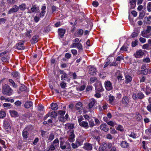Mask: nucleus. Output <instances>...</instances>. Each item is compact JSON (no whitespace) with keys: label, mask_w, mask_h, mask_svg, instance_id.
<instances>
[{"label":"nucleus","mask_w":151,"mask_h":151,"mask_svg":"<svg viewBox=\"0 0 151 151\" xmlns=\"http://www.w3.org/2000/svg\"><path fill=\"white\" fill-rule=\"evenodd\" d=\"M54 138V136L53 133H51L50 134L48 141L50 142Z\"/></svg>","instance_id":"4c0bfd02"},{"label":"nucleus","mask_w":151,"mask_h":151,"mask_svg":"<svg viewBox=\"0 0 151 151\" xmlns=\"http://www.w3.org/2000/svg\"><path fill=\"white\" fill-rule=\"evenodd\" d=\"M83 117L82 116H79L78 117V120L79 124H80V123H81L83 121Z\"/></svg>","instance_id":"58836bf2"},{"label":"nucleus","mask_w":151,"mask_h":151,"mask_svg":"<svg viewBox=\"0 0 151 151\" xmlns=\"http://www.w3.org/2000/svg\"><path fill=\"white\" fill-rule=\"evenodd\" d=\"M147 9L149 12L151 11V2H149L148 4Z\"/></svg>","instance_id":"4d7b16f0"},{"label":"nucleus","mask_w":151,"mask_h":151,"mask_svg":"<svg viewBox=\"0 0 151 151\" xmlns=\"http://www.w3.org/2000/svg\"><path fill=\"white\" fill-rule=\"evenodd\" d=\"M146 132L150 136H151V127L146 130Z\"/></svg>","instance_id":"bf43d9fd"},{"label":"nucleus","mask_w":151,"mask_h":151,"mask_svg":"<svg viewBox=\"0 0 151 151\" xmlns=\"http://www.w3.org/2000/svg\"><path fill=\"white\" fill-rule=\"evenodd\" d=\"M128 135L129 137H132L133 138H136L137 136V134L133 132H132L130 134H128Z\"/></svg>","instance_id":"338daca9"},{"label":"nucleus","mask_w":151,"mask_h":151,"mask_svg":"<svg viewBox=\"0 0 151 151\" xmlns=\"http://www.w3.org/2000/svg\"><path fill=\"white\" fill-rule=\"evenodd\" d=\"M129 144L126 141H122L121 143V146L123 148H128L129 147Z\"/></svg>","instance_id":"6ab92c4d"},{"label":"nucleus","mask_w":151,"mask_h":151,"mask_svg":"<svg viewBox=\"0 0 151 151\" xmlns=\"http://www.w3.org/2000/svg\"><path fill=\"white\" fill-rule=\"evenodd\" d=\"M95 89L96 91L99 92H102L104 91V89L101 84H99L96 86Z\"/></svg>","instance_id":"393cba45"},{"label":"nucleus","mask_w":151,"mask_h":151,"mask_svg":"<svg viewBox=\"0 0 151 151\" xmlns=\"http://www.w3.org/2000/svg\"><path fill=\"white\" fill-rule=\"evenodd\" d=\"M79 125L85 129H87L89 127V125L88 122L86 121H83L79 124Z\"/></svg>","instance_id":"a211bd4d"},{"label":"nucleus","mask_w":151,"mask_h":151,"mask_svg":"<svg viewBox=\"0 0 151 151\" xmlns=\"http://www.w3.org/2000/svg\"><path fill=\"white\" fill-rule=\"evenodd\" d=\"M58 8L55 6H52L51 7V10L52 11V13L55 12L58 10Z\"/></svg>","instance_id":"c03bdc74"},{"label":"nucleus","mask_w":151,"mask_h":151,"mask_svg":"<svg viewBox=\"0 0 151 151\" xmlns=\"http://www.w3.org/2000/svg\"><path fill=\"white\" fill-rule=\"evenodd\" d=\"M92 144L88 143H86L84 144L83 147V148L87 150H91L92 149Z\"/></svg>","instance_id":"ddd939ff"},{"label":"nucleus","mask_w":151,"mask_h":151,"mask_svg":"<svg viewBox=\"0 0 151 151\" xmlns=\"http://www.w3.org/2000/svg\"><path fill=\"white\" fill-rule=\"evenodd\" d=\"M17 48L19 50H23L24 48V46L23 43L19 42L16 45Z\"/></svg>","instance_id":"5701e85b"},{"label":"nucleus","mask_w":151,"mask_h":151,"mask_svg":"<svg viewBox=\"0 0 151 151\" xmlns=\"http://www.w3.org/2000/svg\"><path fill=\"white\" fill-rule=\"evenodd\" d=\"M58 120L62 122H65L66 121L65 118H64V116H60L58 118Z\"/></svg>","instance_id":"e433bc0d"},{"label":"nucleus","mask_w":151,"mask_h":151,"mask_svg":"<svg viewBox=\"0 0 151 151\" xmlns=\"http://www.w3.org/2000/svg\"><path fill=\"white\" fill-rule=\"evenodd\" d=\"M144 54V51L142 50H137L134 54V56L136 58H139L142 57Z\"/></svg>","instance_id":"0eeeda50"},{"label":"nucleus","mask_w":151,"mask_h":151,"mask_svg":"<svg viewBox=\"0 0 151 151\" xmlns=\"http://www.w3.org/2000/svg\"><path fill=\"white\" fill-rule=\"evenodd\" d=\"M142 48L144 49H151L150 47L149 46L148 44H146L143 45Z\"/></svg>","instance_id":"3c124183"},{"label":"nucleus","mask_w":151,"mask_h":151,"mask_svg":"<svg viewBox=\"0 0 151 151\" xmlns=\"http://www.w3.org/2000/svg\"><path fill=\"white\" fill-rule=\"evenodd\" d=\"M116 75H118L117 78L118 80H120V81L121 80H124L123 79H122L123 78V77L122 76V75L120 71H117L116 72Z\"/></svg>","instance_id":"c756f323"},{"label":"nucleus","mask_w":151,"mask_h":151,"mask_svg":"<svg viewBox=\"0 0 151 151\" xmlns=\"http://www.w3.org/2000/svg\"><path fill=\"white\" fill-rule=\"evenodd\" d=\"M58 32L59 36L61 37H62L65 33V30L62 29H58Z\"/></svg>","instance_id":"b1692460"},{"label":"nucleus","mask_w":151,"mask_h":151,"mask_svg":"<svg viewBox=\"0 0 151 151\" xmlns=\"http://www.w3.org/2000/svg\"><path fill=\"white\" fill-rule=\"evenodd\" d=\"M144 97V95L141 92H139L137 93H134L132 96V98L134 100H137L138 99H142Z\"/></svg>","instance_id":"20e7f679"},{"label":"nucleus","mask_w":151,"mask_h":151,"mask_svg":"<svg viewBox=\"0 0 151 151\" xmlns=\"http://www.w3.org/2000/svg\"><path fill=\"white\" fill-rule=\"evenodd\" d=\"M60 147L63 150L66 149L65 143L64 145L63 143L61 141L60 142Z\"/></svg>","instance_id":"49530a36"},{"label":"nucleus","mask_w":151,"mask_h":151,"mask_svg":"<svg viewBox=\"0 0 151 151\" xmlns=\"http://www.w3.org/2000/svg\"><path fill=\"white\" fill-rule=\"evenodd\" d=\"M99 132L96 129H95L91 132V136L99 141L100 139V138L99 136Z\"/></svg>","instance_id":"39448f33"},{"label":"nucleus","mask_w":151,"mask_h":151,"mask_svg":"<svg viewBox=\"0 0 151 151\" xmlns=\"http://www.w3.org/2000/svg\"><path fill=\"white\" fill-rule=\"evenodd\" d=\"M116 129L120 131H122L124 129L122 125H119L116 127Z\"/></svg>","instance_id":"13d9d810"},{"label":"nucleus","mask_w":151,"mask_h":151,"mask_svg":"<svg viewBox=\"0 0 151 151\" xmlns=\"http://www.w3.org/2000/svg\"><path fill=\"white\" fill-rule=\"evenodd\" d=\"M99 151H104L106 150V149L104 148V147L103 146V145L100 146L99 147Z\"/></svg>","instance_id":"774afa93"},{"label":"nucleus","mask_w":151,"mask_h":151,"mask_svg":"<svg viewBox=\"0 0 151 151\" xmlns=\"http://www.w3.org/2000/svg\"><path fill=\"white\" fill-rule=\"evenodd\" d=\"M64 82L65 81H62L60 83V87L62 88H64L66 87V83Z\"/></svg>","instance_id":"8fccbe9b"},{"label":"nucleus","mask_w":151,"mask_h":151,"mask_svg":"<svg viewBox=\"0 0 151 151\" xmlns=\"http://www.w3.org/2000/svg\"><path fill=\"white\" fill-rule=\"evenodd\" d=\"M68 78V75L67 74L64 75H62L61 76V79L62 81H65L66 80V79H67Z\"/></svg>","instance_id":"f704fd0d"},{"label":"nucleus","mask_w":151,"mask_h":151,"mask_svg":"<svg viewBox=\"0 0 151 151\" xmlns=\"http://www.w3.org/2000/svg\"><path fill=\"white\" fill-rule=\"evenodd\" d=\"M150 70H149L147 69H145L142 70V73L145 75H146L149 72V70L150 71Z\"/></svg>","instance_id":"a18cd8bd"},{"label":"nucleus","mask_w":151,"mask_h":151,"mask_svg":"<svg viewBox=\"0 0 151 151\" xmlns=\"http://www.w3.org/2000/svg\"><path fill=\"white\" fill-rule=\"evenodd\" d=\"M4 128L5 131L8 132L10 130V127L9 123L7 122H5L4 124Z\"/></svg>","instance_id":"dca6fc26"},{"label":"nucleus","mask_w":151,"mask_h":151,"mask_svg":"<svg viewBox=\"0 0 151 151\" xmlns=\"http://www.w3.org/2000/svg\"><path fill=\"white\" fill-rule=\"evenodd\" d=\"M9 60V57L6 56H4L1 58V60L3 62H8Z\"/></svg>","instance_id":"473e14b6"},{"label":"nucleus","mask_w":151,"mask_h":151,"mask_svg":"<svg viewBox=\"0 0 151 151\" xmlns=\"http://www.w3.org/2000/svg\"><path fill=\"white\" fill-rule=\"evenodd\" d=\"M9 112L11 116L13 117H16L18 116V114L17 112L14 110H10Z\"/></svg>","instance_id":"bb28decb"},{"label":"nucleus","mask_w":151,"mask_h":151,"mask_svg":"<svg viewBox=\"0 0 151 151\" xmlns=\"http://www.w3.org/2000/svg\"><path fill=\"white\" fill-rule=\"evenodd\" d=\"M19 7L17 5H14L12 8L10 9L8 11V14L16 12L19 11Z\"/></svg>","instance_id":"f8f14e48"},{"label":"nucleus","mask_w":151,"mask_h":151,"mask_svg":"<svg viewBox=\"0 0 151 151\" xmlns=\"http://www.w3.org/2000/svg\"><path fill=\"white\" fill-rule=\"evenodd\" d=\"M82 103L81 102H78L76 105V109L79 112H80L82 110Z\"/></svg>","instance_id":"412c9836"},{"label":"nucleus","mask_w":151,"mask_h":151,"mask_svg":"<svg viewBox=\"0 0 151 151\" xmlns=\"http://www.w3.org/2000/svg\"><path fill=\"white\" fill-rule=\"evenodd\" d=\"M125 82L126 83H130L132 80V77L130 76L128 74H125Z\"/></svg>","instance_id":"4468645a"},{"label":"nucleus","mask_w":151,"mask_h":151,"mask_svg":"<svg viewBox=\"0 0 151 151\" xmlns=\"http://www.w3.org/2000/svg\"><path fill=\"white\" fill-rule=\"evenodd\" d=\"M39 37L38 35H35L30 40L32 44H35L39 40Z\"/></svg>","instance_id":"2eb2a0df"},{"label":"nucleus","mask_w":151,"mask_h":151,"mask_svg":"<svg viewBox=\"0 0 151 151\" xmlns=\"http://www.w3.org/2000/svg\"><path fill=\"white\" fill-rule=\"evenodd\" d=\"M31 11L32 12H36L37 11V7L36 5H33L31 9Z\"/></svg>","instance_id":"a19ab883"},{"label":"nucleus","mask_w":151,"mask_h":151,"mask_svg":"<svg viewBox=\"0 0 151 151\" xmlns=\"http://www.w3.org/2000/svg\"><path fill=\"white\" fill-rule=\"evenodd\" d=\"M90 127H92L95 125L94 124V121L93 120L91 119L89 122Z\"/></svg>","instance_id":"de8ad7c7"},{"label":"nucleus","mask_w":151,"mask_h":151,"mask_svg":"<svg viewBox=\"0 0 151 151\" xmlns=\"http://www.w3.org/2000/svg\"><path fill=\"white\" fill-rule=\"evenodd\" d=\"M115 100V98L114 96L110 95L109 96V103L111 105H114L115 104L114 102Z\"/></svg>","instance_id":"aec40b11"},{"label":"nucleus","mask_w":151,"mask_h":151,"mask_svg":"<svg viewBox=\"0 0 151 151\" xmlns=\"http://www.w3.org/2000/svg\"><path fill=\"white\" fill-rule=\"evenodd\" d=\"M145 12L144 11H142L139 13V16L138 17V19H142L145 15Z\"/></svg>","instance_id":"7c9ffc66"},{"label":"nucleus","mask_w":151,"mask_h":151,"mask_svg":"<svg viewBox=\"0 0 151 151\" xmlns=\"http://www.w3.org/2000/svg\"><path fill=\"white\" fill-rule=\"evenodd\" d=\"M96 69L94 67L89 66L88 73L91 75L94 76L96 74Z\"/></svg>","instance_id":"9b49d317"},{"label":"nucleus","mask_w":151,"mask_h":151,"mask_svg":"<svg viewBox=\"0 0 151 151\" xmlns=\"http://www.w3.org/2000/svg\"><path fill=\"white\" fill-rule=\"evenodd\" d=\"M9 82L11 83L10 84L14 88H16L17 86V85L14 83V81L12 79H10L9 80Z\"/></svg>","instance_id":"72a5a7b5"},{"label":"nucleus","mask_w":151,"mask_h":151,"mask_svg":"<svg viewBox=\"0 0 151 151\" xmlns=\"http://www.w3.org/2000/svg\"><path fill=\"white\" fill-rule=\"evenodd\" d=\"M65 128L66 129H70L74 127V124L72 123H67L65 125Z\"/></svg>","instance_id":"a878e982"},{"label":"nucleus","mask_w":151,"mask_h":151,"mask_svg":"<svg viewBox=\"0 0 151 151\" xmlns=\"http://www.w3.org/2000/svg\"><path fill=\"white\" fill-rule=\"evenodd\" d=\"M137 0H130V3L132 5V7L133 8L135 7L136 5V3Z\"/></svg>","instance_id":"79ce46f5"},{"label":"nucleus","mask_w":151,"mask_h":151,"mask_svg":"<svg viewBox=\"0 0 151 151\" xmlns=\"http://www.w3.org/2000/svg\"><path fill=\"white\" fill-rule=\"evenodd\" d=\"M13 90L10 86L7 84H5L2 87V93L4 95L8 96L11 95Z\"/></svg>","instance_id":"f257e3e1"},{"label":"nucleus","mask_w":151,"mask_h":151,"mask_svg":"<svg viewBox=\"0 0 151 151\" xmlns=\"http://www.w3.org/2000/svg\"><path fill=\"white\" fill-rule=\"evenodd\" d=\"M104 85L105 88L107 90L109 91L113 89L112 84L110 81H106L104 83Z\"/></svg>","instance_id":"9d476101"},{"label":"nucleus","mask_w":151,"mask_h":151,"mask_svg":"<svg viewBox=\"0 0 151 151\" xmlns=\"http://www.w3.org/2000/svg\"><path fill=\"white\" fill-rule=\"evenodd\" d=\"M68 133L69 135L68 140L70 142H73L75 140L74 138L75 137L74 131L73 130H70L68 132Z\"/></svg>","instance_id":"423d86ee"},{"label":"nucleus","mask_w":151,"mask_h":151,"mask_svg":"<svg viewBox=\"0 0 151 151\" xmlns=\"http://www.w3.org/2000/svg\"><path fill=\"white\" fill-rule=\"evenodd\" d=\"M77 47L79 50H83V46L81 43H77Z\"/></svg>","instance_id":"603ef678"},{"label":"nucleus","mask_w":151,"mask_h":151,"mask_svg":"<svg viewBox=\"0 0 151 151\" xmlns=\"http://www.w3.org/2000/svg\"><path fill=\"white\" fill-rule=\"evenodd\" d=\"M51 109L53 110H56L58 109V106L56 103H52L51 104Z\"/></svg>","instance_id":"c85d7f7f"},{"label":"nucleus","mask_w":151,"mask_h":151,"mask_svg":"<svg viewBox=\"0 0 151 151\" xmlns=\"http://www.w3.org/2000/svg\"><path fill=\"white\" fill-rule=\"evenodd\" d=\"M66 148L67 149H70L71 148V147L70 146V144L67 142H66L65 143Z\"/></svg>","instance_id":"e2e57ef3"},{"label":"nucleus","mask_w":151,"mask_h":151,"mask_svg":"<svg viewBox=\"0 0 151 151\" xmlns=\"http://www.w3.org/2000/svg\"><path fill=\"white\" fill-rule=\"evenodd\" d=\"M100 129L104 132H107L109 129V128L106 124H101L100 127Z\"/></svg>","instance_id":"f3484780"},{"label":"nucleus","mask_w":151,"mask_h":151,"mask_svg":"<svg viewBox=\"0 0 151 151\" xmlns=\"http://www.w3.org/2000/svg\"><path fill=\"white\" fill-rule=\"evenodd\" d=\"M127 48L128 47H127L126 46L123 45L121 47L120 51L121 52H122L121 51H126L127 50Z\"/></svg>","instance_id":"37998d69"},{"label":"nucleus","mask_w":151,"mask_h":151,"mask_svg":"<svg viewBox=\"0 0 151 151\" xmlns=\"http://www.w3.org/2000/svg\"><path fill=\"white\" fill-rule=\"evenodd\" d=\"M6 113L4 111H0V118H3L6 116Z\"/></svg>","instance_id":"864d4df0"},{"label":"nucleus","mask_w":151,"mask_h":151,"mask_svg":"<svg viewBox=\"0 0 151 151\" xmlns=\"http://www.w3.org/2000/svg\"><path fill=\"white\" fill-rule=\"evenodd\" d=\"M135 119L137 121H140L141 120L142 116L139 114H137L135 116Z\"/></svg>","instance_id":"ea45409f"},{"label":"nucleus","mask_w":151,"mask_h":151,"mask_svg":"<svg viewBox=\"0 0 151 151\" xmlns=\"http://www.w3.org/2000/svg\"><path fill=\"white\" fill-rule=\"evenodd\" d=\"M16 2V0H7V3L9 4H14Z\"/></svg>","instance_id":"09e8293b"},{"label":"nucleus","mask_w":151,"mask_h":151,"mask_svg":"<svg viewBox=\"0 0 151 151\" xmlns=\"http://www.w3.org/2000/svg\"><path fill=\"white\" fill-rule=\"evenodd\" d=\"M97 81V79L95 77H91L90 79V81L92 83H93L95 81Z\"/></svg>","instance_id":"680f3d73"},{"label":"nucleus","mask_w":151,"mask_h":151,"mask_svg":"<svg viewBox=\"0 0 151 151\" xmlns=\"http://www.w3.org/2000/svg\"><path fill=\"white\" fill-rule=\"evenodd\" d=\"M76 32L78 37H81L83 34V31L82 29H80L78 30Z\"/></svg>","instance_id":"2f4dec72"},{"label":"nucleus","mask_w":151,"mask_h":151,"mask_svg":"<svg viewBox=\"0 0 151 151\" xmlns=\"http://www.w3.org/2000/svg\"><path fill=\"white\" fill-rule=\"evenodd\" d=\"M57 146L56 145H54V144H52L50 148V150H52L55 149V147H56Z\"/></svg>","instance_id":"0e129e2a"},{"label":"nucleus","mask_w":151,"mask_h":151,"mask_svg":"<svg viewBox=\"0 0 151 151\" xmlns=\"http://www.w3.org/2000/svg\"><path fill=\"white\" fill-rule=\"evenodd\" d=\"M12 75L14 78H17L19 76V73L17 72H14L12 73Z\"/></svg>","instance_id":"6e6d98bb"},{"label":"nucleus","mask_w":151,"mask_h":151,"mask_svg":"<svg viewBox=\"0 0 151 151\" xmlns=\"http://www.w3.org/2000/svg\"><path fill=\"white\" fill-rule=\"evenodd\" d=\"M121 102L125 107H127L129 104V98L126 96L123 97L122 99Z\"/></svg>","instance_id":"1a4fd4ad"},{"label":"nucleus","mask_w":151,"mask_h":151,"mask_svg":"<svg viewBox=\"0 0 151 151\" xmlns=\"http://www.w3.org/2000/svg\"><path fill=\"white\" fill-rule=\"evenodd\" d=\"M151 27L147 26L146 29L141 32V35L144 37L148 38L151 35Z\"/></svg>","instance_id":"7ed1b4c3"},{"label":"nucleus","mask_w":151,"mask_h":151,"mask_svg":"<svg viewBox=\"0 0 151 151\" xmlns=\"http://www.w3.org/2000/svg\"><path fill=\"white\" fill-rule=\"evenodd\" d=\"M51 116L53 118H55L57 116V114L56 112L54 111L52 112L51 113Z\"/></svg>","instance_id":"69168bd1"},{"label":"nucleus","mask_w":151,"mask_h":151,"mask_svg":"<svg viewBox=\"0 0 151 151\" xmlns=\"http://www.w3.org/2000/svg\"><path fill=\"white\" fill-rule=\"evenodd\" d=\"M14 104L17 106H21L22 102L20 101H17L14 103Z\"/></svg>","instance_id":"052dcab7"},{"label":"nucleus","mask_w":151,"mask_h":151,"mask_svg":"<svg viewBox=\"0 0 151 151\" xmlns=\"http://www.w3.org/2000/svg\"><path fill=\"white\" fill-rule=\"evenodd\" d=\"M33 129V127L29 125L26 127L23 130L22 133V136L24 139H27L28 137L29 133Z\"/></svg>","instance_id":"f03ea898"},{"label":"nucleus","mask_w":151,"mask_h":151,"mask_svg":"<svg viewBox=\"0 0 151 151\" xmlns=\"http://www.w3.org/2000/svg\"><path fill=\"white\" fill-rule=\"evenodd\" d=\"M33 106L32 102L31 101H28L24 104V106L26 108H29Z\"/></svg>","instance_id":"4be33fe9"},{"label":"nucleus","mask_w":151,"mask_h":151,"mask_svg":"<svg viewBox=\"0 0 151 151\" xmlns=\"http://www.w3.org/2000/svg\"><path fill=\"white\" fill-rule=\"evenodd\" d=\"M97 103L96 101L94 99H91L89 101L88 105L87 108L89 109V111H90L92 107Z\"/></svg>","instance_id":"6e6552de"},{"label":"nucleus","mask_w":151,"mask_h":151,"mask_svg":"<svg viewBox=\"0 0 151 151\" xmlns=\"http://www.w3.org/2000/svg\"><path fill=\"white\" fill-rule=\"evenodd\" d=\"M58 114H59L60 116H63L65 114V111L62 110H59L57 111Z\"/></svg>","instance_id":"5fc2aeb1"},{"label":"nucleus","mask_w":151,"mask_h":151,"mask_svg":"<svg viewBox=\"0 0 151 151\" xmlns=\"http://www.w3.org/2000/svg\"><path fill=\"white\" fill-rule=\"evenodd\" d=\"M32 33V31L31 30L27 31L25 34L26 37H27L29 38H30L31 37V34Z\"/></svg>","instance_id":"c9c22d12"},{"label":"nucleus","mask_w":151,"mask_h":151,"mask_svg":"<svg viewBox=\"0 0 151 151\" xmlns=\"http://www.w3.org/2000/svg\"><path fill=\"white\" fill-rule=\"evenodd\" d=\"M18 7L19 9L20 10L22 11H24L27 9L26 4L24 3H22Z\"/></svg>","instance_id":"cd10ccee"}]
</instances>
